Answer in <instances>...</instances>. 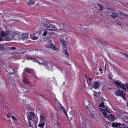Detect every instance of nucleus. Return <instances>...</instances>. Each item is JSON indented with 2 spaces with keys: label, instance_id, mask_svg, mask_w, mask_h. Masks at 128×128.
I'll list each match as a JSON object with an SVG mask.
<instances>
[{
  "label": "nucleus",
  "instance_id": "f257e3e1",
  "mask_svg": "<svg viewBox=\"0 0 128 128\" xmlns=\"http://www.w3.org/2000/svg\"><path fill=\"white\" fill-rule=\"evenodd\" d=\"M115 83L117 87L119 88L120 86V88L123 89L125 92L126 91V89L124 85L123 84H122L121 82H118L117 81H115Z\"/></svg>",
  "mask_w": 128,
  "mask_h": 128
},
{
  "label": "nucleus",
  "instance_id": "f03ea898",
  "mask_svg": "<svg viewBox=\"0 0 128 128\" xmlns=\"http://www.w3.org/2000/svg\"><path fill=\"white\" fill-rule=\"evenodd\" d=\"M115 94L118 96H121L125 100L126 98L125 96L123 90H118L117 92H116Z\"/></svg>",
  "mask_w": 128,
  "mask_h": 128
},
{
  "label": "nucleus",
  "instance_id": "7ed1b4c3",
  "mask_svg": "<svg viewBox=\"0 0 128 128\" xmlns=\"http://www.w3.org/2000/svg\"><path fill=\"white\" fill-rule=\"evenodd\" d=\"M48 42H50V44H47L46 45V47L48 48H50L52 49H53L54 50H56V48L53 44H52V42L50 40H48Z\"/></svg>",
  "mask_w": 128,
  "mask_h": 128
},
{
  "label": "nucleus",
  "instance_id": "20e7f679",
  "mask_svg": "<svg viewBox=\"0 0 128 128\" xmlns=\"http://www.w3.org/2000/svg\"><path fill=\"white\" fill-rule=\"evenodd\" d=\"M34 116V114L33 112H29L28 114L27 117L29 120H33Z\"/></svg>",
  "mask_w": 128,
  "mask_h": 128
},
{
  "label": "nucleus",
  "instance_id": "39448f33",
  "mask_svg": "<svg viewBox=\"0 0 128 128\" xmlns=\"http://www.w3.org/2000/svg\"><path fill=\"white\" fill-rule=\"evenodd\" d=\"M122 126L123 127H124V128H127V126L124 123L122 124L119 123L116 124L114 123H112V126L113 127H114L115 126L116 127H117L118 126Z\"/></svg>",
  "mask_w": 128,
  "mask_h": 128
},
{
  "label": "nucleus",
  "instance_id": "423d86ee",
  "mask_svg": "<svg viewBox=\"0 0 128 128\" xmlns=\"http://www.w3.org/2000/svg\"><path fill=\"white\" fill-rule=\"evenodd\" d=\"M47 29L50 30H56L57 28L54 25L50 24Z\"/></svg>",
  "mask_w": 128,
  "mask_h": 128
},
{
  "label": "nucleus",
  "instance_id": "0eeeda50",
  "mask_svg": "<svg viewBox=\"0 0 128 128\" xmlns=\"http://www.w3.org/2000/svg\"><path fill=\"white\" fill-rule=\"evenodd\" d=\"M99 83L97 81L94 82L92 85V87L95 89L98 88L99 87Z\"/></svg>",
  "mask_w": 128,
  "mask_h": 128
},
{
  "label": "nucleus",
  "instance_id": "6e6552de",
  "mask_svg": "<svg viewBox=\"0 0 128 128\" xmlns=\"http://www.w3.org/2000/svg\"><path fill=\"white\" fill-rule=\"evenodd\" d=\"M41 64H43L44 65L46 66V67L48 68H50L51 67L52 68V66H51L50 64L47 63L44 60L43 61V62H42Z\"/></svg>",
  "mask_w": 128,
  "mask_h": 128
},
{
  "label": "nucleus",
  "instance_id": "1a4fd4ad",
  "mask_svg": "<svg viewBox=\"0 0 128 128\" xmlns=\"http://www.w3.org/2000/svg\"><path fill=\"white\" fill-rule=\"evenodd\" d=\"M72 112H73L72 111H70V112L69 114L68 115V116H67L69 121H70L72 120V118L74 116V115Z\"/></svg>",
  "mask_w": 128,
  "mask_h": 128
},
{
  "label": "nucleus",
  "instance_id": "9d476101",
  "mask_svg": "<svg viewBox=\"0 0 128 128\" xmlns=\"http://www.w3.org/2000/svg\"><path fill=\"white\" fill-rule=\"evenodd\" d=\"M118 14L115 12L113 13H111V14L110 15L113 18H115L118 17Z\"/></svg>",
  "mask_w": 128,
  "mask_h": 128
},
{
  "label": "nucleus",
  "instance_id": "9b49d317",
  "mask_svg": "<svg viewBox=\"0 0 128 128\" xmlns=\"http://www.w3.org/2000/svg\"><path fill=\"white\" fill-rule=\"evenodd\" d=\"M106 117L108 118V119L112 121L114 120V116L112 114H110L109 116L107 115V116Z\"/></svg>",
  "mask_w": 128,
  "mask_h": 128
},
{
  "label": "nucleus",
  "instance_id": "f8f14e48",
  "mask_svg": "<svg viewBox=\"0 0 128 128\" xmlns=\"http://www.w3.org/2000/svg\"><path fill=\"white\" fill-rule=\"evenodd\" d=\"M9 34L8 32L7 31L6 32H2L0 34L2 36L4 37L6 36Z\"/></svg>",
  "mask_w": 128,
  "mask_h": 128
},
{
  "label": "nucleus",
  "instance_id": "ddd939ff",
  "mask_svg": "<svg viewBox=\"0 0 128 128\" xmlns=\"http://www.w3.org/2000/svg\"><path fill=\"white\" fill-rule=\"evenodd\" d=\"M114 10L113 8H107L106 10L104 11L105 12L107 13H110L112 12V11Z\"/></svg>",
  "mask_w": 128,
  "mask_h": 128
},
{
  "label": "nucleus",
  "instance_id": "4468645a",
  "mask_svg": "<svg viewBox=\"0 0 128 128\" xmlns=\"http://www.w3.org/2000/svg\"><path fill=\"white\" fill-rule=\"evenodd\" d=\"M35 2L34 0H30L28 2L27 4L28 5H30L34 4Z\"/></svg>",
  "mask_w": 128,
  "mask_h": 128
},
{
  "label": "nucleus",
  "instance_id": "2eb2a0df",
  "mask_svg": "<svg viewBox=\"0 0 128 128\" xmlns=\"http://www.w3.org/2000/svg\"><path fill=\"white\" fill-rule=\"evenodd\" d=\"M98 5L99 6L100 9H98V11H102L104 9V8L101 5L98 4Z\"/></svg>",
  "mask_w": 128,
  "mask_h": 128
},
{
  "label": "nucleus",
  "instance_id": "dca6fc26",
  "mask_svg": "<svg viewBox=\"0 0 128 128\" xmlns=\"http://www.w3.org/2000/svg\"><path fill=\"white\" fill-rule=\"evenodd\" d=\"M22 36L24 39H26L28 37V35L26 33H24L22 35Z\"/></svg>",
  "mask_w": 128,
  "mask_h": 128
},
{
  "label": "nucleus",
  "instance_id": "f3484780",
  "mask_svg": "<svg viewBox=\"0 0 128 128\" xmlns=\"http://www.w3.org/2000/svg\"><path fill=\"white\" fill-rule=\"evenodd\" d=\"M44 124L45 123L44 122H40V123L38 124V126L41 128H43Z\"/></svg>",
  "mask_w": 128,
  "mask_h": 128
},
{
  "label": "nucleus",
  "instance_id": "a211bd4d",
  "mask_svg": "<svg viewBox=\"0 0 128 128\" xmlns=\"http://www.w3.org/2000/svg\"><path fill=\"white\" fill-rule=\"evenodd\" d=\"M35 123V122L34 120H31V121H30L29 120L28 122V124L30 127H32V124L33 123Z\"/></svg>",
  "mask_w": 128,
  "mask_h": 128
},
{
  "label": "nucleus",
  "instance_id": "6ab92c4d",
  "mask_svg": "<svg viewBox=\"0 0 128 128\" xmlns=\"http://www.w3.org/2000/svg\"><path fill=\"white\" fill-rule=\"evenodd\" d=\"M102 114H104V116L105 117L107 116V114L106 112V110L104 109H102Z\"/></svg>",
  "mask_w": 128,
  "mask_h": 128
},
{
  "label": "nucleus",
  "instance_id": "aec40b11",
  "mask_svg": "<svg viewBox=\"0 0 128 128\" xmlns=\"http://www.w3.org/2000/svg\"><path fill=\"white\" fill-rule=\"evenodd\" d=\"M40 122H44L45 120L44 116L42 115H40Z\"/></svg>",
  "mask_w": 128,
  "mask_h": 128
},
{
  "label": "nucleus",
  "instance_id": "412c9836",
  "mask_svg": "<svg viewBox=\"0 0 128 128\" xmlns=\"http://www.w3.org/2000/svg\"><path fill=\"white\" fill-rule=\"evenodd\" d=\"M23 82L24 84H28V82L26 79L25 78H24L23 79Z\"/></svg>",
  "mask_w": 128,
  "mask_h": 128
},
{
  "label": "nucleus",
  "instance_id": "4be33fe9",
  "mask_svg": "<svg viewBox=\"0 0 128 128\" xmlns=\"http://www.w3.org/2000/svg\"><path fill=\"white\" fill-rule=\"evenodd\" d=\"M50 24L47 22H45L43 24V26L45 27L46 28H48V26Z\"/></svg>",
  "mask_w": 128,
  "mask_h": 128
},
{
  "label": "nucleus",
  "instance_id": "5701e85b",
  "mask_svg": "<svg viewBox=\"0 0 128 128\" xmlns=\"http://www.w3.org/2000/svg\"><path fill=\"white\" fill-rule=\"evenodd\" d=\"M61 44L62 46H65L66 45V42L63 40H61Z\"/></svg>",
  "mask_w": 128,
  "mask_h": 128
},
{
  "label": "nucleus",
  "instance_id": "b1692460",
  "mask_svg": "<svg viewBox=\"0 0 128 128\" xmlns=\"http://www.w3.org/2000/svg\"><path fill=\"white\" fill-rule=\"evenodd\" d=\"M92 80V79L91 78H88L87 79V80L88 85H90V84H92V83L91 82V81Z\"/></svg>",
  "mask_w": 128,
  "mask_h": 128
},
{
  "label": "nucleus",
  "instance_id": "393cba45",
  "mask_svg": "<svg viewBox=\"0 0 128 128\" xmlns=\"http://www.w3.org/2000/svg\"><path fill=\"white\" fill-rule=\"evenodd\" d=\"M5 40L7 41L10 40L11 39V38L9 37L8 36H6L4 37Z\"/></svg>",
  "mask_w": 128,
  "mask_h": 128
},
{
  "label": "nucleus",
  "instance_id": "a878e982",
  "mask_svg": "<svg viewBox=\"0 0 128 128\" xmlns=\"http://www.w3.org/2000/svg\"><path fill=\"white\" fill-rule=\"evenodd\" d=\"M31 69H28V68H26L24 70V72H26L28 73H31L30 72V70Z\"/></svg>",
  "mask_w": 128,
  "mask_h": 128
},
{
  "label": "nucleus",
  "instance_id": "bb28decb",
  "mask_svg": "<svg viewBox=\"0 0 128 128\" xmlns=\"http://www.w3.org/2000/svg\"><path fill=\"white\" fill-rule=\"evenodd\" d=\"M63 112L64 113V114H65L66 116H68V115L67 114L66 112L65 111V110L63 107H62V108H61Z\"/></svg>",
  "mask_w": 128,
  "mask_h": 128
},
{
  "label": "nucleus",
  "instance_id": "cd10ccee",
  "mask_svg": "<svg viewBox=\"0 0 128 128\" xmlns=\"http://www.w3.org/2000/svg\"><path fill=\"white\" fill-rule=\"evenodd\" d=\"M104 103L103 102H102L99 104V106L100 107L104 108Z\"/></svg>",
  "mask_w": 128,
  "mask_h": 128
},
{
  "label": "nucleus",
  "instance_id": "c85d7f7f",
  "mask_svg": "<svg viewBox=\"0 0 128 128\" xmlns=\"http://www.w3.org/2000/svg\"><path fill=\"white\" fill-rule=\"evenodd\" d=\"M56 125V126H57V128H60V125L59 122H57V124Z\"/></svg>",
  "mask_w": 128,
  "mask_h": 128
},
{
  "label": "nucleus",
  "instance_id": "c756f323",
  "mask_svg": "<svg viewBox=\"0 0 128 128\" xmlns=\"http://www.w3.org/2000/svg\"><path fill=\"white\" fill-rule=\"evenodd\" d=\"M3 36L0 37V41H4L5 40L4 38H3Z\"/></svg>",
  "mask_w": 128,
  "mask_h": 128
},
{
  "label": "nucleus",
  "instance_id": "7c9ffc66",
  "mask_svg": "<svg viewBox=\"0 0 128 128\" xmlns=\"http://www.w3.org/2000/svg\"><path fill=\"white\" fill-rule=\"evenodd\" d=\"M47 34V33L46 31H45L42 34V35L44 36H46Z\"/></svg>",
  "mask_w": 128,
  "mask_h": 128
},
{
  "label": "nucleus",
  "instance_id": "2f4dec72",
  "mask_svg": "<svg viewBox=\"0 0 128 128\" xmlns=\"http://www.w3.org/2000/svg\"><path fill=\"white\" fill-rule=\"evenodd\" d=\"M31 38L33 40H35L36 39H37L38 38L37 37H34V36H32L31 37Z\"/></svg>",
  "mask_w": 128,
  "mask_h": 128
},
{
  "label": "nucleus",
  "instance_id": "473e14b6",
  "mask_svg": "<svg viewBox=\"0 0 128 128\" xmlns=\"http://www.w3.org/2000/svg\"><path fill=\"white\" fill-rule=\"evenodd\" d=\"M4 48V46L0 44V49L2 50Z\"/></svg>",
  "mask_w": 128,
  "mask_h": 128
},
{
  "label": "nucleus",
  "instance_id": "72a5a7b5",
  "mask_svg": "<svg viewBox=\"0 0 128 128\" xmlns=\"http://www.w3.org/2000/svg\"><path fill=\"white\" fill-rule=\"evenodd\" d=\"M70 122V126H71V127L72 128H73L74 127V126H73V125L72 124V123H71L70 121H69Z\"/></svg>",
  "mask_w": 128,
  "mask_h": 128
},
{
  "label": "nucleus",
  "instance_id": "f704fd0d",
  "mask_svg": "<svg viewBox=\"0 0 128 128\" xmlns=\"http://www.w3.org/2000/svg\"><path fill=\"white\" fill-rule=\"evenodd\" d=\"M16 48L14 47H12L10 48V50H16Z\"/></svg>",
  "mask_w": 128,
  "mask_h": 128
},
{
  "label": "nucleus",
  "instance_id": "c9c22d12",
  "mask_svg": "<svg viewBox=\"0 0 128 128\" xmlns=\"http://www.w3.org/2000/svg\"><path fill=\"white\" fill-rule=\"evenodd\" d=\"M125 85L127 89V90H128L127 91V92H128V84L126 83L125 84Z\"/></svg>",
  "mask_w": 128,
  "mask_h": 128
},
{
  "label": "nucleus",
  "instance_id": "e433bc0d",
  "mask_svg": "<svg viewBox=\"0 0 128 128\" xmlns=\"http://www.w3.org/2000/svg\"><path fill=\"white\" fill-rule=\"evenodd\" d=\"M123 55H124L126 57L128 58V55L125 53H123Z\"/></svg>",
  "mask_w": 128,
  "mask_h": 128
},
{
  "label": "nucleus",
  "instance_id": "4c0bfd02",
  "mask_svg": "<svg viewBox=\"0 0 128 128\" xmlns=\"http://www.w3.org/2000/svg\"><path fill=\"white\" fill-rule=\"evenodd\" d=\"M65 52H64L65 54L67 56H68V53L67 52V50H65Z\"/></svg>",
  "mask_w": 128,
  "mask_h": 128
},
{
  "label": "nucleus",
  "instance_id": "58836bf2",
  "mask_svg": "<svg viewBox=\"0 0 128 128\" xmlns=\"http://www.w3.org/2000/svg\"><path fill=\"white\" fill-rule=\"evenodd\" d=\"M12 116V115H11V114H7V117L8 118H10V116Z\"/></svg>",
  "mask_w": 128,
  "mask_h": 128
},
{
  "label": "nucleus",
  "instance_id": "ea45409f",
  "mask_svg": "<svg viewBox=\"0 0 128 128\" xmlns=\"http://www.w3.org/2000/svg\"><path fill=\"white\" fill-rule=\"evenodd\" d=\"M27 58L28 59H31L32 60H35V58H34L32 59L30 57H28Z\"/></svg>",
  "mask_w": 128,
  "mask_h": 128
},
{
  "label": "nucleus",
  "instance_id": "a19ab883",
  "mask_svg": "<svg viewBox=\"0 0 128 128\" xmlns=\"http://www.w3.org/2000/svg\"><path fill=\"white\" fill-rule=\"evenodd\" d=\"M11 117L12 119H13V120H16V119L14 116H11Z\"/></svg>",
  "mask_w": 128,
  "mask_h": 128
},
{
  "label": "nucleus",
  "instance_id": "79ce46f5",
  "mask_svg": "<svg viewBox=\"0 0 128 128\" xmlns=\"http://www.w3.org/2000/svg\"><path fill=\"white\" fill-rule=\"evenodd\" d=\"M122 5H123V6H126V4L125 3H123L122 4Z\"/></svg>",
  "mask_w": 128,
  "mask_h": 128
},
{
  "label": "nucleus",
  "instance_id": "37998d69",
  "mask_svg": "<svg viewBox=\"0 0 128 128\" xmlns=\"http://www.w3.org/2000/svg\"><path fill=\"white\" fill-rule=\"evenodd\" d=\"M35 33L34 32L32 34V36H35Z\"/></svg>",
  "mask_w": 128,
  "mask_h": 128
},
{
  "label": "nucleus",
  "instance_id": "c03bdc74",
  "mask_svg": "<svg viewBox=\"0 0 128 128\" xmlns=\"http://www.w3.org/2000/svg\"><path fill=\"white\" fill-rule=\"evenodd\" d=\"M120 14H122L123 15H124V14L123 12H120Z\"/></svg>",
  "mask_w": 128,
  "mask_h": 128
},
{
  "label": "nucleus",
  "instance_id": "a18cd8bd",
  "mask_svg": "<svg viewBox=\"0 0 128 128\" xmlns=\"http://www.w3.org/2000/svg\"><path fill=\"white\" fill-rule=\"evenodd\" d=\"M124 15L126 16H127L128 17V14H124Z\"/></svg>",
  "mask_w": 128,
  "mask_h": 128
},
{
  "label": "nucleus",
  "instance_id": "49530a36",
  "mask_svg": "<svg viewBox=\"0 0 128 128\" xmlns=\"http://www.w3.org/2000/svg\"><path fill=\"white\" fill-rule=\"evenodd\" d=\"M36 61H37L40 64H42L41 63H40L37 60H36V61H35V62H36Z\"/></svg>",
  "mask_w": 128,
  "mask_h": 128
},
{
  "label": "nucleus",
  "instance_id": "de8ad7c7",
  "mask_svg": "<svg viewBox=\"0 0 128 128\" xmlns=\"http://www.w3.org/2000/svg\"><path fill=\"white\" fill-rule=\"evenodd\" d=\"M99 69H100V71L101 72H102V70L101 68H99Z\"/></svg>",
  "mask_w": 128,
  "mask_h": 128
},
{
  "label": "nucleus",
  "instance_id": "09e8293b",
  "mask_svg": "<svg viewBox=\"0 0 128 128\" xmlns=\"http://www.w3.org/2000/svg\"><path fill=\"white\" fill-rule=\"evenodd\" d=\"M60 106L61 108H62V107H63V106L60 104Z\"/></svg>",
  "mask_w": 128,
  "mask_h": 128
},
{
  "label": "nucleus",
  "instance_id": "8fccbe9b",
  "mask_svg": "<svg viewBox=\"0 0 128 128\" xmlns=\"http://www.w3.org/2000/svg\"><path fill=\"white\" fill-rule=\"evenodd\" d=\"M106 111L108 110V108H106Z\"/></svg>",
  "mask_w": 128,
  "mask_h": 128
},
{
  "label": "nucleus",
  "instance_id": "3c124183",
  "mask_svg": "<svg viewBox=\"0 0 128 128\" xmlns=\"http://www.w3.org/2000/svg\"><path fill=\"white\" fill-rule=\"evenodd\" d=\"M106 111L108 113H110V112H109L108 111V110H107Z\"/></svg>",
  "mask_w": 128,
  "mask_h": 128
},
{
  "label": "nucleus",
  "instance_id": "603ef678",
  "mask_svg": "<svg viewBox=\"0 0 128 128\" xmlns=\"http://www.w3.org/2000/svg\"><path fill=\"white\" fill-rule=\"evenodd\" d=\"M100 110L102 111V109H102V108H100Z\"/></svg>",
  "mask_w": 128,
  "mask_h": 128
},
{
  "label": "nucleus",
  "instance_id": "864d4df0",
  "mask_svg": "<svg viewBox=\"0 0 128 128\" xmlns=\"http://www.w3.org/2000/svg\"><path fill=\"white\" fill-rule=\"evenodd\" d=\"M12 20H10V21H12Z\"/></svg>",
  "mask_w": 128,
  "mask_h": 128
},
{
  "label": "nucleus",
  "instance_id": "5fc2aeb1",
  "mask_svg": "<svg viewBox=\"0 0 128 128\" xmlns=\"http://www.w3.org/2000/svg\"><path fill=\"white\" fill-rule=\"evenodd\" d=\"M120 19H121V18H120ZM124 19V18H121V19H122H122Z\"/></svg>",
  "mask_w": 128,
  "mask_h": 128
},
{
  "label": "nucleus",
  "instance_id": "6e6d98bb",
  "mask_svg": "<svg viewBox=\"0 0 128 128\" xmlns=\"http://www.w3.org/2000/svg\"><path fill=\"white\" fill-rule=\"evenodd\" d=\"M127 106H128V102H127Z\"/></svg>",
  "mask_w": 128,
  "mask_h": 128
},
{
  "label": "nucleus",
  "instance_id": "4d7b16f0",
  "mask_svg": "<svg viewBox=\"0 0 128 128\" xmlns=\"http://www.w3.org/2000/svg\"><path fill=\"white\" fill-rule=\"evenodd\" d=\"M106 65H105V69H106Z\"/></svg>",
  "mask_w": 128,
  "mask_h": 128
},
{
  "label": "nucleus",
  "instance_id": "13d9d810",
  "mask_svg": "<svg viewBox=\"0 0 128 128\" xmlns=\"http://www.w3.org/2000/svg\"><path fill=\"white\" fill-rule=\"evenodd\" d=\"M55 100H57V99L56 98L55 99Z\"/></svg>",
  "mask_w": 128,
  "mask_h": 128
},
{
  "label": "nucleus",
  "instance_id": "bf43d9fd",
  "mask_svg": "<svg viewBox=\"0 0 128 128\" xmlns=\"http://www.w3.org/2000/svg\"><path fill=\"white\" fill-rule=\"evenodd\" d=\"M85 76H86V74H85Z\"/></svg>",
  "mask_w": 128,
  "mask_h": 128
},
{
  "label": "nucleus",
  "instance_id": "052dcab7",
  "mask_svg": "<svg viewBox=\"0 0 128 128\" xmlns=\"http://www.w3.org/2000/svg\"><path fill=\"white\" fill-rule=\"evenodd\" d=\"M108 88V89H110V88Z\"/></svg>",
  "mask_w": 128,
  "mask_h": 128
},
{
  "label": "nucleus",
  "instance_id": "680f3d73",
  "mask_svg": "<svg viewBox=\"0 0 128 128\" xmlns=\"http://www.w3.org/2000/svg\"><path fill=\"white\" fill-rule=\"evenodd\" d=\"M64 83H65V82H64Z\"/></svg>",
  "mask_w": 128,
  "mask_h": 128
},
{
  "label": "nucleus",
  "instance_id": "e2e57ef3",
  "mask_svg": "<svg viewBox=\"0 0 128 128\" xmlns=\"http://www.w3.org/2000/svg\"><path fill=\"white\" fill-rule=\"evenodd\" d=\"M127 118H128V116Z\"/></svg>",
  "mask_w": 128,
  "mask_h": 128
},
{
  "label": "nucleus",
  "instance_id": "0e129e2a",
  "mask_svg": "<svg viewBox=\"0 0 128 128\" xmlns=\"http://www.w3.org/2000/svg\"><path fill=\"white\" fill-rule=\"evenodd\" d=\"M117 128V127H116V128Z\"/></svg>",
  "mask_w": 128,
  "mask_h": 128
}]
</instances>
